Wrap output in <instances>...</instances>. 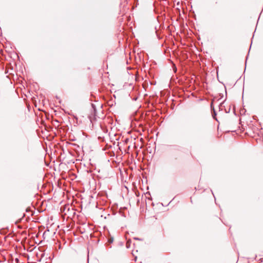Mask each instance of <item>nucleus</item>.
I'll return each mask as SVG.
<instances>
[{
  "label": "nucleus",
  "mask_w": 263,
  "mask_h": 263,
  "mask_svg": "<svg viewBox=\"0 0 263 263\" xmlns=\"http://www.w3.org/2000/svg\"><path fill=\"white\" fill-rule=\"evenodd\" d=\"M213 111H214V115H213V116L214 117V116H216V112H215L214 109H213Z\"/></svg>",
  "instance_id": "nucleus-1"
},
{
  "label": "nucleus",
  "mask_w": 263,
  "mask_h": 263,
  "mask_svg": "<svg viewBox=\"0 0 263 263\" xmlns=\"http://www.w3.org/2000/svg\"><path fill=\"white\" fill-rule=\"evenodd\" d=\"M135 239L139 240L138 238H135Z\"/></svg>",
  "instance_id": "nucleus-2"
}]
</instances>
